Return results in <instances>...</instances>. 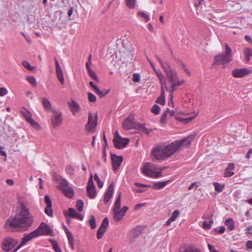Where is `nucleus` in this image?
Segmentation results:
<instances>
[{
    "label": "nucleus",
    "mask_w": 252,
    "mask_h": 252,
    "mask_svg": "<svg viewBox=\"0 0 252 252\" xmlns=\"http://www.w3.org/2000/svg\"><path fill=\"white\" fill-rule=\"evenodd\" d=\"M189 135L187 138L180 141L172 142L166 146H158L153 149L151 152V158L153 160H158L161 162L170 157L174 153L178 151L182 146H188L195 137Z\"/></svg>",
    "instance_id": "nucleus-1"
},
{
    "label": "nucleus",
    "mask_w": 252,
    "mask_h": 252,
    "mask_svg": "<svg viewBox=\"0 0 252 252\" xmlns=\"http://www.w3.org/2000/svg\"><path fill=\"white\" fill-rule=\"evenodd\" d=\"M32 222L33 218L29 209L24 204L21 203L14 217L7 220L5 227H18L26 229L30 227Z\"/></svg>",
    "instance_id": "nucleus-2"
},
{
    "label": "nucleus",
    "mask_w": 252,
    "mask_h": 252,
    "mask_svg": "<svg viewBox=\"0 0 252 252\" xmlns=\"http://www.w3.org/2000/svg\"><path fill=\"white\" fill-rule=\"evenodd\" d=\"M157 58L162 67L166 73V77L171 84V86L169 93H170L171 100L172 103V94L175 91L176 88L180 86L182 83L179 81L176 71L171 68L168 62L162 61L158 57H157Z\"/></svg>",
    "instance_id": "nucleus-3"
},
{
    "label": "nucleus",
    "mask_w": 252,
    "mask_h": 252,
    "mask_svg": "<svg viewBox=\"0 0 252 252\" xmlns=\"http://www.w3.org/2000/svg\"><path fill=\"white\" fill-rule=\"evenodd\" d=\"M232 53L231 49L227 44H225L224 54H219L215 57L214 63L218 64H225L232 60Z\"/></svg>",
    "instance_id": "nucleus-4"
},
{
    "label": "nucleus",
    "mask_w": 252,
    "mask_h": 252,
    "mask_svg": "<svg viewBox=\"0 0 252 252\" xmlns=\"http://www.w3.org/2000/svg\"><path fill=\"white\" fill-rule=\"evenodd\" d=\"M158 169L157 167L151 162L145 163L142 168L144 174L153 178H158L161 176L162 170L160 169L158 171H156V170Z\"/></svg>",
    "instance_id": "nucleus-5"
},
{
    "label": "nucleus",
    "mask_w": 252,
    "mask_h": 252,
    "mask_svg": "<svg viewBox=\"0 0 252 252\" xmlns=\"http://www.w3.org/2000/svg\"><path fill=\"white\" fill-rule=\"evenodd\" d=\"M18 241L11 238H5L2 243V249L5 252L12 250L17 244Z\"/></svg>",
    "instance_id": "nucleus-6"
},
{
    "label": "nucleus",
    "mask_w": 252,
    "mask_h": 252,
    "mask_svg": "<svg viewBox=\"0 0 252 252\" xmlns=\"http://www.w3.org/2000/svg\"><path fill=\"white\" fill-rule=\"evenodd\" d=\"M97 114L90 113L88 117V122L86 126V128L90 131L94 130L97 124Z\"/></svg>",
    "instance_id": "nucleus-7"
},
{
    "label": "nucleus",
    "mask_w": 252,
    "mask_h": 252,
    "mask_svg": "<svg viewBox=\"0 0 252 252\" xmlns=\"http://www.w3.org/2000/svg\"><path fill=\"white\" fill-rule=\"evenodd\" d=\"M137 123L132 117L126 118L122 123V126L125 130H129L131 129H135Z\"/></svg>",
    "instance_id": "nucleus-8"
},
{
    "label": "nucleus",
    "mask_w": 252,
    "mask_h": 252,
    "mask_svg": "<svg viewBox=\"0 0 252 252\" xmlns=\"http://www.w3.org/2000/svg\"><path fill=\"white\" fill-rule=\"evenodd\" d=\"M87 190L88 195L90 198L92 199L94 198L96 194V189L93 182L92 174L91 175L89 179L87 188Z\"/></svg>",
    "instance_id": "nucleus-9"
},
{
    "label": "nucleus",
    "mask_w": 252,
    "mask_h": 252,
    "mask_svg": "<svg viewBox=\"0 0 252 252\" xmlns=\"http://www.w3.org/2000/svg\"><path fill=\"white\" fill-rule=\"evenodd\" d=\"M38 236L36 231L35 230L30 233L24 235V236L22 239V241L20 245L15 250V251H17L22 246L25 245L28 242L30 241L34 238Z\"/></svg>",
    "instance_id": "nucleus-10"
},
{
    "label": "nucleus",
    "mask_w": 252,
    "mask_h": 252,
    "mask_svg": "<svg viewBox=\"0 0 252 252\" xmlns=\"http://www.w3.org/2000/svg\"><path fill=\"white\" fill-rule=\"evenodd\" d=\"M53 115L51 118L52 124L54 127L59 126L63 121L62 112L60 111H53Z\"/></svg>",
    "instance_id": "nucleus-11"
},
{
    "label": "nucleus",
    "mask_w": 252,
    "mask_h": 252,
    "mask_svg": "<svg viewBox=\"0 0 252 252\" xmlns=\"http://www.w3.org/2000/svg\"><path fill=\"white\" fill-rule=\"evenodd\" d=\"M128 210L127 206H123L121 209L113 210V218L115 221H119L124 217Z\"/></svg>",
    "instance_id": "nucleus-12"
},
{
    "label": "nucleus",
    "mask_w": 252,
    "mask_h": 252,
    "mask_svg": "<svg viewBox=\"0 0 252 252\" xmlns=\"http://www.w3.org/2000/svg\"><path fill=\"white\" fill-rule=\"evenodd\" d=\"M35 231H36L38 236L50 234L52 232L49 226L44 222H42Z\"/></svg>",
    "instance_id": "nucleus-13"
},
{
    "label": "nucleus",
    "mask_w": 252,
    "mask_h": 252,
    "mask_svg": "<svg viewBox=\"0 0 252 252\" xmlns=\"http://www.w3.org/2000/svg\"><path fill=\"white\" fill-rule=\"evenodd\" d=\"M111 160L114 170H117L123 162V159L122 156H117L115 154L111 155Z\"/></svg>",
    "instance_id": "nucleus-14"
},
{
    "label": "nucleus",
    "mask_w": 252,
    "mask_h": 252,
    "mask_svg": "<svg viewBox=\"0 0 252 252\" xmlns=\"http://www.w3.org/2000/svg\"><path fill=\"white\" fill-rule=\"evenodd\" d=\"M249 73V69L245 68L235 69L232 71L233 76L236 78L243 77Z\"/></svg>",
    "instance_id": "nucleus-15"
},
{
    "label": "nucleus",
    "mask_w": 252,
    "mask_h": 252,
    "mask_svg": "<svg viewBox=\"0 0 252 252\" xmlns=\"http://www.w3.org/2000/svg\"><path fill=\"white\" fill-rule=\"evenodd\" d=\"M44 201L46 204V206L45 208V213L49 217H53V213L52 209V202L48 195L45 196Z\"/></svg>",
    "instance_id": "nucleus-16"
},
{
    "label": "nucleus",
    "mask_w": 252,
    "mask_h": 252,
    "mask_svg": "<svg viewBox=\"0 0 252 252\" xmlns=\"http://www.w3.org/2000/svg\"><path fill=\"white\" fill-rule=\"evenodd\" d=\"M68 105L73 116H76L79 112L80 107L79 105L74 100L68 102Z\"/></svg>",
    "instance_id": "nucleus-17"
},
{
    "label": "nucleus",
    "mask_w": 252,
    "mask_h": 252,
    "mask_svg": "<svg viewBox=\"0 0 252 252\" xmlns=\"http://www.w3.org/2000/svg\"><path fill=\"white\" fill-rule=\"evenodd\" d=\"M114 185L113 184V183L110 184L107 189V191L106 192L104 195V202L105 203H108L111 198L112 196H113L114 192Z\"/></svg>",
    "instance_id": "nucleus-18"
},
{
    "label": "nucleus",
    "mask_w": 252,
    "mask_h": 252,
    "mask_svg": "<svg viewBox=\"0 0 252 252\" xmlns=\"http://www.w3.org/2000/svg\"><path fill=\"white\" fill-rule=\"evenodd\" d=\"M55 65H56V72L57 76L61 82V84H64V78L63 75V72L62 70L60 67L59 63L58 61L56 59L55 60Z\"/></svg>",
    "instance_id": "nucleus-19"
},
{
    "label": "nucleus",
    "mask_w": 252,
    "mask_h": 252,
    "mask_svg": "<svg viewBox=\"0 0 252 252\" xmlns=\"http://www.w3.org/2000/svg\"><path fill=\"white\" fill-rule=\"evenodd\" d=\"M200 250L194 247H191L188 245H184L181 246L179 250V252H200Z\"/></svg>",
    "instance_id": "nucleus-20"
},
{
    "label": "nucleus",
    "mask_w": 252,
    "mask_h": 252,
    "mask_svg": "<svg viewBox=\"0 0 252 252\" xmlns=\"http://www.w3.org/2000/svg\"><path fill=\"white\" fill-rule=\"evenodd\" d=\"M43 107L47 111H53L52 105L49 99L44 97L42 99Z\"/></svg>",
    "instance_id": "nucleus-21"
},
{
    "label": "nucleus",
    "mask_w": 252,
    "mask_h": 252,
    "mask_svg": "<svg viewBox=\"0 0 252 252\" xmlns=\"http://www.w3.org/2000/svg\"><path fill=\"white\" fill-rule=\"evenodd\" d=\"M180 214V212L179 210L174 211L172 214L170 218L166 221L165 224L167 226H169L171 224V222L174 221L177 218L179 217Z\"/></svg>",
    "instance_id": "nucleus-22"
},
{
    "label": "nucleus",
    "mask_w": 252,
    "mask_h": 252,
    "mask_svg": "<svg viewBox=\"0 0 252 252\" xmlns=\"http://www.w3.org/2000/svg\"><path fill=\"white\" fill-rule=\"evenodd\" d=\"M155 72L156 73L158 76V79L160 80L161 87H165V89L167 90V87L166 85V81L164 79V77L162 73L157 69H155Z\"/></svg>",
    "instance_id": "nucleus-23"
},
{
    "label": "nucleus",
    "mask_w": 252,
    "mask_h": 252,
    "mask_svg": "<svg viewBox=\"0 0 252 252\" xmlns=\"http://www.w3.org/2000/svg\"><path fill=\"white\" fill-rule=\"evenodd\" d=\"M86 66L88 70V74L90 77L94 80L98 82V78L95 74V72L91 68V67L88 65V63H86Z\"/></svg>",
    "instance_id": "nucleus-24"
},
{
    "label": "nucleus",
    "mask_w": 252,
    "mask_h": 252,
    "mask_svg": "<svg viewBox=\"0 0 252 252\" xmlns=\"http://www.w3.org/2000/svg\"><path fill=\"white\" fill-rule=\"evenodd\" d=\"M78 213L76 211L72 208H69L67 211L64 212V215L66 216H69L71 218H76Z\"/></svg>",
    "instance_id": "nucleus-25"
},
{
    "label": "nucleus",
    "mask_w": 252,
    "mask_h": 252,
    "mask_svg": "<svg viewBox=\"0 0 252 252\" xmlns=\"http://www.w3.org/2000/svg\"><path fill=\"white\" fill-rule=\"evenodd\" d=\"M62 189L63 193L66 196L69 198H71L73 196L74 191L71 187H69L66 188H63Z\"/></svg>",
    "instance_id": "nucleus-26"
},
{
    "label": "nucleus",
    "mask_w": 252,
    "mask_h": 252,
    "mask_svg": "<svg viewBox=\"0 0 252 252\" xmlns=\"http://www.w3.org/2000/svg\"><path fill=\"white\" fill-rule=\"evenodd\" d=\"M121 137H122L119 135L118 131H117L114 134V137L113 139V143L116 148H120L122 147V145L120 146L119 144V142L121 140Z\"/></svg>",
    "instance_id": "nucleus-27"
},
{
    "label": "nucleus",
    "mask_w": 252,
    "mask_h": 252,
    "mask_svg": "<svg viewBox=\"0 0 252 252\" xmlns=\"http://www.w3.org/2000/svg\"><path fill=\"white\" fill-rule=\"evenodd\" d=\"M168 181L155 182L153 186L155 189H160L166 186Z\"/></svg>",
    "instance_id": "nucleus-28"
},
{
    "label": "nucleus",
    "mask_w": 252,
    "mask_h": 252,
    "mask_svg": "<svg viewBox=\"0 0 252 252\" xmlns=\"http://www.w3.org/2000/svg\"><path fill=\"white\" fill-rule=\"evenodd\" d=\"M164 87H161V92L160 95L158 98L156 102L161 105L165 104V92L164 90Z\"/></svg>",
    "instance_id": "nucleus-29"
},
{
    "label": "nucleus",
    "mask_w": 252,
    "mask_h": 252,
    "mask_svg": "<svg viewBox=\"0 0 252 252\" xmlns=\"http://www.w3.org/2000/svg\"><path fill=\"white\" fill-rule=\"evenodd\" d=\"M224 223L229 230H233L234 229V222L232 219L228 218L226 219Z\"/></svg>",
    "instance_id": "nucleus-30"
},
{
    "label": "nucleus",
    "mask_w": 252,
    "mask_h": 252,
    "mask_svg": "<svg viewBox=\"0 0 252 252\" xmlns=\"http://www.w3.org/2000/svg\"><path fill=\"white\" fill-rule=\"evenodd\" d=\"M245 55V60L248 62L250 61V57L252 56V50L250 48H247L244 51Z\"/></svg>",
    "instance_id": "nucleus-31"
},
{
    "label": "nucleus",
    "mask_w": 252,
    "mask_h": 252,
    "mask_svg": "<svg viewBox=\"0 0 252 252\" xmlns=\"http://www.w3.org/2000/svg\"><path fill=\"white\" fill-rule=\"evenodd\" d=\"M21 113L27 122L32 118L31 112L25 108L21 110Z\"/></svg>",
    "instance_id": "nucleus-32"
},
{
    "label": "nucleus",
    "mask_w": 252,
    "mask_h": 252,
    "mask_svg": "<svg viewBox=\"0 0 252 252\" xmlns=\"http://www.w3.org/2000/svg\"><path fill=\"white\" fill-rule=\"evenodd\" d=\"M136 129L140 130L141 132L146 134H149V131L147 128L145 127L144 125H142L139 123H137Z\"/></svg>",
    "instance_id": "nucleus-33"
},
{
    "label": "nucleus",
    "mask_w": 252,
    "mask_h": 252,
    "mask_svg": "<svg viewBox=\"0 0 252 252\" xmlns=\"http://www.w3.org/2000/svg\"><path fill=\"white\" fill-rule=\"evenodd\" d=\"M121 193L120 192L119 196H118L116 201L115 202L113 210L120 209L121 206Z\"/></svg>",
    "instance_id": "nucleus-34"
},
{
    "label": "nucleus",
    "mask_w": 252,
    "mask_h": 252,
    "mask_svg": "<svg viewBox=\"0 0 252 252\" xmlns=\"http://www.w3.org/2000/svg\"><path fill=\"white\" fill-rule=\"evenodd\" d=\"M28 122L36 130H39L41 127L39 124L32 118Z\"/></svg>",
    "instance_id": "nucleus-35"
},
{
    "label": "nucleus",
    "mask_w": 252,
    "mask_h": 252,
    "mask_svg": "<svg viewBox=\"0 0 252 252\" xmlns=\"http://www.w3.org/2000/svg\"><path fill=\"white\" fill-rule=\"evenodd\" d=\"M214 185L215 189L219 192L222 191L224 188V185H221L218 182H215Z\"/></svg>",
    "instance_id": "nucleus-36"
},
{
    "label": "nucleus",
    "mask_w": 252,
    "mask_h": 252,
    "mask_svg": "<svg viewBox=\"0 0 252 252\" xmlns=\"http://www.w3.org/2000/svg\"><path fill=\"white\" fill-rule=\"evenodd\" d=\"M136 0H126V5L131 9H133L136 6Z\"/></svg>",
    "instance_id": "nucleus-37"
},
{
    "label": "nucleus",
    "mask_w": 252,
    "mask_h": 252,
    "mask_svg": "<svg viewBox=\"0 0 252 252\" xmlns=\"http://www.w3.org/2000/svg\"><path fill=\"white\" fill-rule=\"evenodd\" d=\"M109 225V220L107 218H105L102 222L99 228H103V229H105L106 230L107 228L108 227Z\"/></svg>",
    "instance_id": "nucleus-38"
},
{
    "label": "nucleus",
    "mask_w": 252,
    "mask_h": 252,
    "mask_svg": "<svg viewBox=\"0 0 252 252\" xmlns=\"http://www.w3.org/2000/svg\"><path fill=\"white\" fill-rule=\"evenodd\" d=\"M160 108L157 104H154L151 108V112L156 115H158L159 113Z\"/></svg>",
    "instance_id": "nucleus-39"
},
{
    "label": "nucleus",
    "mask_w": 252,
    "mask_h": 252,
    "mask_svg": "<svg viewBox=\"0 0 252 252\" xmlns=\"http://www.w3.org/2000/svg\"><path fill=\"white\" fill-rule=\"evenodd\" d=\"M89 223L92 228L94 229L96 227L95 219L93 215L91 216Z\"/></svg>",
    "instance_id": "nucleus-40"
},
{
    "label": "nucleus",
    "mask_w": 252,
    "mask_h": 252,
    "mask_svg": "<svg viewBox=\"0 0 252 252\" xmlns=\"http://www.w3.org/2000/svg\"><path fill=\"white\" fill-rule=\"evenodd\" d=\"M128 141H129V139H126V138H123L122 137H121V140L120 141V142H119V144L120 146L121 145H122V147H121L120 148H117V149H121V148L125 147L128 144Z\"/></svg>",
    "instance_id": "nucleus-41"
},
{
    "label": "nucleus",
    "mask_w": 252,
    "mask_h": 252,
    "mask_svg": "<svg viewBox=\"0 0 252 252\" xmlns=\"http://www.w3.org/2000/svg\"><path fill=\"white\" fill-rule=\"evenodd\" d=\"M22 65L26 68H27L28 69H29V70H32L33 69H34L35 67L34 66H32L30 65V64L29 63L25 60V61H23L22 62Z\"/></svg>",
    "instance_id": "nucleus-42"
},
{
    "label": "nucleus",
    "mask_w": 252,
    "mask_h": 252,
    "mask_svg": "<svg viewBox=\"0 0 252 252\" xmlns=\"http://www.w3.org/2000/svg\"><path fill=\"white\" fill-rule=\"evenodd\" d=\"M138 14L139 16L143 18L146 22H147L149 21L150 18L146 13H144L142 11H139L138 12Z\"/></svg>",
    "instance_id": "nucleus-43"
},
{
    "label": "nucleus",
    "mask_w": 252,
    "mask_h": 252,
    "mask_svg": "<svg viewBox=\"0 0 252 252\" xmlns=\"http://www.w3.org/2000/svg\"><path fill=\"white\" fill-rule=\"evenodd\" d=\"M105 232L106 230L99 227L96 234L97 238L98 239H101Z\"/></svg>",
    "instance_id": "nucleus-44"
},
{
    "label": "nucleus",
    "mask_w": 252,
    "mask_h": 252,
    "mask_svg": "<svg viewBox=\"0 0 252 252\" xmlns=\"http://www.w3.org/2000/svg\"><path fill=\"white\" fill-rule=\"evenodd\" d=\"M27 80L28 82L33 86H36V81L35 79V78L33 76H28L27 78Z\"/></svg>",
    "instance_id": "nucleus-45"
},
{
    "label": "nucleus",
    "mask_w": 252,
    "mask_h": 252,
    "mask_svg": "<svg viewBox=\"0 0 252 252\" xmlns=\"http://www.w3.org/2000/svg\"><path fill=\"white\" fill-rule=\"evenodd\" d=\"M84 203L82 200H79L76 204V207L78 211L82 212L83 209Z\"/></svg>",
    "instance_id": "nucleus-46"
},
{
    "label": "nucleus",
    "mask_w": 252,
    "mask_h": 252,
    "mask_svg": "<svg viewBox=\"0 0 252 252\" xmlns=\"http://www.w3.org/2000/svg\"><path fill=\"white\" fill-rule=\"evenodd\" d=\"M94 92L96 94L99 95L100 97H102L105 96L106 94H107L109 92V90H108L105 93L103 94L101 91H100L98 87H97L94 90Z\"/></svg>",
    "instance_id": "nucleus-47"
},
{
    "label": "nucleus",
    "mask_w": 252,
    "mask_h": 252,
    "mask_svg": "<svg viewBox=\"0 0 252 252\" xmlns=\"http://www.w3.org/2000/svg\"><path fill=\"white\" fill-rule=\"evenodd\" d=\"M51 242L53 245V248L56 252H62L58 243L55 241L52 240Z\"/></svg>",
    "instance_id": "nucleus-48"
},
{
    "label": "nucleus",
    "mask_w": 252,
    "mask_h": 252,
    "mask_svg": "<svg viewBox=\"0 0 252 252\" xmlns=\"http://www.w3.org/2000/svg\"><path fill=\"white\" fill-rule=\"evenodd\" d=\"M94 178L97 183L98 187L99 188H101L103 186V183L101 181L100 179H99L96 173L94 174Z\"/></svg>",
    "instance_id": "nucleus-49"
},
{
    "label": "nucleus",
    "mask_w": 252,
    "mask_h": 252,
    "mask_svg": "<svg viewBox=\"0 0 252 252\" xmlns=\"http://www.w3.org/2000/svg\"><path fill=\"white\" fill-rule=\"evenodd\" d=\"M88 100L90 102H95L96 100V96L91 93H88Z\"/></svg>",
    "instance_id": "nucleus-50"
},
{
    "label": "nucleus",
    "mask_w": 252,
    "mask_h": 252,
    "mask_svg": "<svg viewBox=\"0 0 252 252\" xmlns=\"http://www.w3.org/2000/svg\"><path fill=\"white\" fill-rule=\"evenodd\" d=\"M65 170L67 174H72L74 169L71 165H68L65 167Z\"/></svg>",
    "instance_id": "nucleus-51"
},
{
    "label": "nucleus",
    "mask_w": 252,
    "mask_h": 252,
    "mask_svg": "<svg viewBox=\"0 0 252 252\" xmlns=\"http://www.w3.org/2000/svg\"><path fill=\"white\" fill-rule=\"evenodd\" d=\"M60 184L63 188H66L67 187H69V183L65 179H62Z\"/></svg>",
    "instance_id": "nucleus-52"
},
{
    "label": "nucleus",
    "mask_w": 252,
    "mask_h": 252,
    "mask_svg": "<svg viewBox=\"0 0 252 252\" xmlns=\"http://www.w3.org/2000/svg\"><path fill=\"white\" fill-rule=\"evenodd\" d=\"M132 80L135 82H139L140 81V75L138 73H134L132 76Z\"/></svg>",
    "instance_id": "nucleus-53"
},
{
    "label": "nucleus",
    "mask_w": 252,
    "mask_h": 252,
    "mask_svg": "<svg viewBox=\"0 0 252 252\" xmlns=\"http://www.w3.org/2000/svg\"><path fill=\"white\" fill-rule=\"evenodd\" d=\"M8 91L6 88L2 87L0 88V96H3L7 94Z\"/></svg>",
    "instance_id": "nucleus-54"
},
{
    "label": "nucleus",
    "mask_w": 252,
    "mask_h": 252,
    "mask_svg": "<svg viewBox=\"0 0 252 252\" xmlns=\"http://www.w3.org/2000/svg\"><path fill=\"white\" fill-rule=\"evenodd\" d=\"M167 113L166 111L164 113H163L160 118V122L161 123H165L167 122Z\"/></svg>",
    "instance_id": "nucleus-55"
},
{
    "label": "nucleus",
    "mask_w": 252,
    "mask_h": 252,
    "mask_svg": "<svg viewBox=\"0 0 252 252\" xmlns=\"http://www.w3.org/2000/svg\"><path fill=\"white\" fill-rule=\"evenodd\" d=\"M234 174V173L233 172H232L229 170H227L226 168L225 173H224V177H231L233 176Z\"/></svg>",
    "instance_id": "nucleus-56"
},
{
    "label": "nucleus",
    "mask_w": 252,
    "mask_h": 252,
    "mask_svg": "<svg viewBox=\"0 0 252 252\" xmlns=\"http://www.w3.org/2000/svg\"><path fill=\"white\" fill-rule=\"evenodd\" d=\"M211 226L207 221H204L203 223V228L205 229H210Z\"/></svg>",
    "instance_id": "nucleus-57"
},
{
    "label": "nucleus",
    "mask_w": 252,
    "mask_h": 252,
    "mask_svg": "<svg viewBox=\"0 0 252 252\" xmlns=\"http://www.w3.org/2000/svg\"><path fill=\"white\" fill-rule=\"evenodd\" d=\"M66 235H67V239L68 240L69 242H71V243L72 241H74V237H73L72 233L70 232L66 233Z\"/></svg>",
    "instance_id": "nucleus-58"
},
{
    "label": "nucleus",
    "mask_w": 252,
    "mask_h": 252,
    "mask_svg": "<svg viewBox=\"0 0 252 252\" xmlns=\"http://www.w3.org/2000/svg\"><path fill=\"white\" fill-rule=\"evenodd\" d=\"M246 233L247 234H250L252 236V225L247 228Z\"/></svg>",
    "instance_id": "nucleus-59"
},
{
    "label": "nucleus",
    "mask_w": 252,
    "mask_h": 252,
    "mask_svg": "<svg viewBox=\"0 0 252 252\" xmlns=\"http://www.w3.org/2000/svg\"><path fill=\"white\" fill-rule=\"evenodd\" d=\"M208 247L210 252H218V251H217L215 249V248L210 244H208Z\"/></svg>",
    "instance_id": "nucleus-60"
},
{
    "label": "nucleus",
    "mask_w": 252,
    "mask_h": 252,
    "mask_svg": "<svg viewBox=\"0 0 252 252\" xmlns=\"http://www.w3.org/2000/svg\"><path fill=\"white\" fill-rule=\"evenodd\" d=\"M246 247L247 249L252 250V241H248L246 243Z\"/></svg>",
    "instance_id": "nucleus-61"
},
{
    "label": "nucleus",
    "mask_w": 252,
    "mask_h": 252,
    "mask_svg": "<svg viewBox=\"0 0 252 252\" xmlns=\"http://www.w3.org/2000/svg\"><path fill=\"white\" fill-rule=\"evenodd\" d=\"M226 168L227 169V170L231 171V170H233L234 168V164L232 163H229Z\"/></svg>",
    "instance_id": "nucleus-62"
},
{
    "label": "nucleus",
    "mask_w": 252,
    "mask_h": 252,
    "mask_svg": "<svg viewBox=\"0 0 252 252\" xmlns=\"http://www.w3.org/2000/svg\"><path fill=\"white\" fill-rule=\"evenodd\" d=\"M6 183L9 186H13L14 185V181L12 179H7Z\"/></svg>",
    "instance_id": "nucleus-63"
},
{
    "label": "nucleus",
    "mask_w": 252,
    "mask_h": 252,
    "mask_svg": "<svg viewBox=\"0 0 252 252\" xmlns=\"http://www.w3.org/2000/svg\"><path fill=\"white\" fill-rule=\"evenodd\" d=\"M245 39L247 41L252 44V39L249 36L245 35Z\"/></svg>",
    "instance_id": "nucleus-64"
}]
</instances>
